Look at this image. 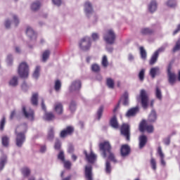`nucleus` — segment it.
Segmentation results:
<instances>
[{
	"label": "nucleus",
	"instance_id": "obj_1",
	"mask_svg": "<svg viewBox=\"0 0 180 180\" xmlns=\"http://www.w3.org/2000/svg\"><path fill=\"white\" fill-rule=\"evenodd\" d=\"M27 130V124H22L16 127L15 133L16 136V146L18 147H22L23 143H25L26 140V136H25V134L26 133Z\"/></svg>",
	"mask_w": 180,
	"mask_h": 180
},
{
	"label": "nucleus",
	"instance_id": "obj_2",
	"mask_svg": "<svg viewBox=\"0 0 180 180\" xmlns=\"http://www.w3.org/2000/svg\"><path fill=\"white\" fill-rule=\"evenodd\" d=\"M100 150L103 151V155L104 158L108 157V160L112 161V162H116V159L115 158V155L110 152L112 148L110 147V143L109 141H105L100 143L99 145Z\"/></svg>",
	"mask_w": 180,
	"mask_h": 180
},
{
	"label": "nucleus",
	"instance_id": "obj_3",
	"mask_svg": "<svg viewBox=\"0 0 180 180\" xmlns=\"http://www.w3.org/2000/svg\"><path fill=\"white\" fill-rule=\"evenodd\" d=\"M136 100L138 102L141 101L142 107L146 109L148 106V96L147 92L144 89H141L140 91V95L136 96Z\"/></svg>",
	"mask_w": 180,
	"mask_h": 180
},
{
	"label": "nucleus",
	"instance_id": "obj_4",
	"mask_svg": "<svg viewBox=\"0 0 180 180\" xmlns=\"http://www.w3.org/2000/svg\"><path fill=\"white\" fill-rule=\"evenodd\" d=\"M18 75L20 78H27L29 77V65H27V63L22 62L20 64Z\"/></svg>",
	"mask_w": 180,
	"mask_h": 180
},
{
	"label": "nucleus",
	"instance_id": "obj_5",
	"mask_svg": "<svg viewBox=\"0 0 180 180\" xmlns=\"http://www.w3.org/2000/svg\"><path fill=\"white\" fill-rule=\"evenodd\" d=\"M103 39L108 44H113L115 40H116V34L112 30H108L104 33Z\"/></svg>",
	"mask_w": 180,
	"mask_h": 180
},
{
	"label": "nucleus",
	"instance_id": "obj_6",
	"mask_svg": "<svg viewBox=\"0 0 180 180\" xmlns=\"http://www.w3.org/2000/svg\"><path fill=\"white\" fill-rule=\"evenodd\" d=\"M168 46L167 44H165L162 46L158 49L152 56L149 64L150 65H154L155 63H157V60H158V56H160V53H162L163 51H165V49Z\"/></svg>",
	"mask_w": 180,
	"mask_h": 180
},
{
	"label": "nucleus",
	"instance_id": "obj_7",
	"mask_svg": "<svg viewBox=\"0 0 180 180\" xmlns=\"http://www.w3.org/2000/svg\"><path fill=\"white\" fill-rule=\"evenodd\" d=\"M91 39L89 37H84L79 42V47L84 51L91 49Z\"/></svg>",
	"mask_w": 180,
	"mask_h": 180
},
{
	"label": "nucleus",
	"instance_id": "obj_8",
	"mask_svg": "<svg viewBox=\"0 0 180 180\" xmlns=\"http://www.w3.org/2000/svg\"><path fill=\"white\" fill-rule=\"evenodd\" d=\"M139 130L143 132L144 130H146L148 133H153L154 131V127L153 125H148L146 122V120H142L139 124Z\"/></svg>",
	"mask_w": 180,
	"mask_h": 180
},
{
	"label": "nucleus",
	"instance_id": "obj_9",
	"mask_svg": "<svg viewBox=\"0 0 180 180\" xmlns=\"http://www.w3.org/2000/svg\"><path fill=\"white\" fill-rule=\"evenodd\" d=\"M167 76L169 84L174 85L176 82V75L171 71V65L167 68Z\"/></svg>",
	"mask_w": 180,
	"mask_h": 180
},
{
	"label": "nucleus",
	"instance_id": "obj_10",
	"mask_svg": "<svg viewBox=\"0 0 180 180\" xmlns=\"http://www.w3.org/2000/svg\"><path fill=\"white\" fill-rule=\"evenodd\" d=\"M121 134L126 137L127 140H130V126L123 124L121 127Z\"/></svg>",
	"mask_w": 180,
	"mask_h": 180
},
{
	"label": "nucleus",
	"instance_id": "obj_11",
	"mask_svg": "<svg viewBox=\"0 0 180 180\" xmlns=\"http://www.w3.org/2000/svg\"><path fill=\"white\" fill-rule=\"evenodd\" d=\"M22 113L29 120H33L34 119V112L30 108H26V107L22 106Z\"/></svg>",
	"mask_w": 180,
	"mask_h": 180
},
{
	"label": "nucleus",
	"instance_id": "obj_12",
	"mask_svg": "<svg viewBox=\"0 0 180 180\" xmlns=\"http://www.w3.org/2000/svg\"><path fill=\"white\" fill-rule=\"evenodd\" d=\"M84 12L88 18H89L91 15H94L92 4L89 1H86L84 4Z\"/></svg>",
	"mask_w": 180,
	"mask_h": 180
},
{
	"label": "nucleus",
	"instance_id": "obj_13",
	"mask_svg": "<svg viewBox=\"0 0 180 180\" xmlns=\"http://www.w3.org/2000/svg\"><path fill=\"white\" fill-rule=\"evenodd\" d=\"M81 89V81L76 80L73 82L70 87V92H74L75 91H79Z\"/></svg>",
	"mask_w": 180,
	"mask_h": 180
},
{
	"label": "nucleus",
	"instance_id": "obj_14",
	"mask_svg": "<svg viewBox=\"0 0 180 180\" xmlns=\"http://www.w3.org/2000/svg\"><path fill=\"white\" fill-rule=\"evenodd\" d=\"M84 154L86 155V158L88 162H89L90 164H94V162H95V161H96V155H95V153H94V152L91 151V153L89 155H88L86 151H84Z\"/></svg>",
	"mask_w": 180,
	"mask_h": 180
},
{
	"label": "nucleus",
	"instance_id": "obj_15",
	"mask_svg": "<svg viewBox=\"0 0 180 180\" xmlns=\"http://www.w3.org/2000/svg\"><path fill=\"white\" fill-rule=\"evenodd\" d=\"M85 177L87 180L92 179V166L87 165L85 167Z\"/></svg>",
	"mask_w": 180,
	"mask_h": 180
},
{
	"label": "nucleus",
	"instance_id": "obj_16",
	"mask_svg": "<svg viewBox=\"0 0 180 180\" xmlns=\"http://www.w3.org/2000/svg\"><path fill=\"white\" fill-rule=\"evenodd\" d=\"M139 106L129 109L126 113L127 117H131L132 116H136L139 113Z\"/></svg>",
	"mask_w": 180,
	"mask_h": 180
},
{
	"label": "nucleus",
	"instance_id": "obj_17",
	"mask_svg": "<svg viewBox=\"0 0 180 180\" xmlns=\"http://www.w3.org/2000/svg\"><path fill=\"white\" fill-rule=\"evenodd\" d=\"M121 155L122 157H126L130 154V147L128 145H123L120 149Z\"/></svg>",
	"mask_w": 180,
	"mask_h": 180
},
{
	"label": "nucleus",
	"instance_id": "obj_18",
	"mask_svg": "<svg viewBox=\"0 0 180 180\" xmlns=\"http://www.w3.org/2000/svg\"><path fill=\"white\" fill-rule=\"evenodd\" d=\"M148 8L149 12H150L151 13L155 12V11H157V1H155V0H152L148 4Z\"/></svg>",
	"mask_w": 180,
	"mask_h": 180
},
{
	"label": "nucleus",
	"instance_id": "obj_19",
	"mask_svg": "<svg viewBox=\"0 0 180 180\" xmlns=\"http://www.w3.org/2000/svg\"><path fill=\"white\" fill-rule=\"evenodd\" d=\"M74 131V127H68L65 130L60 132V137H65L68 136V134H71Z\"/></svg>",
	"mask_w": 180,
	"mask_h": 180
},
{
	"label": "nucleus",
	"instance_id": "obj_20",
	"mask_svg": "<svg viewBox=\"0 0 180 180\" xmlns=\"http://www.w3.org/2000/svg\"><path fill=\"white\" fill-rule=\"evenodd\" d=\"M26 34L30 39H36L37 35L33 29L30 27H27Z\"/></svg>",
	"mask_w": 180,
	"mask_h": 180
},
{
	"label": "nucleus",
	"instance_id": "obj_21",
	"mask_svg": "<svg viewBox=\"0 0 180 180\" xmlns=\"http://www.w3.org/2000/svg\"><path fill=\"white\" fill-rule=\"evenodd\" d=\"M158 154L160 157L161 165L165 166V160H164V158H165V156L164 155V153H162V149L161 146H159L158 148Z\"/></svg>",
	"mask_w": 180,
	"mask_h": 180
},
{
	"label": "nucleus",
	"instance_id": "obj_22",
	"mask_svg": "<svg viewBox=\"0 0 180 180\" xmlns=\"http://www.w3.org/2000/svg\"><path fill=\"white\" fill-rule=\"evenodd\" d=\"M147 143V136L146 135H141L139 136V148H143Z\"/></svg>",
	"mask_w": 180,
	"mask_h": 180
},
{
	"label": "nucleus",
	"instance_id": "obj_23",
	"mask_svg": "<svg viewBox=\"0 0 180 180\" xmlns=\"http://www.w3.org/2000/svg\"><path fill=\"white\" fill-rule=\"evenodd\" d=\"M120 101L122 102L123 105L125 106L129 105V93H127V91H125L122 96Z\"/></svg>",
	"mask_w": 180,
	"mask_h": 180
},
{
	"label": "nucleus",
	"instance_id": "obj_24",
	"mask_svg": "<svg viewBox=\"0 0 180 180\" xmlns=\"http://www.w3.org/2000/svg\"><path fill=\"white\" fill-rule=\"evenodd\" d=\"M160 68L155 67L152 68L150 70V75L152 78H155V75H158L160 74Z\"/></svg>",
	"mask_w": 180,
	"mask_h": 180
},
{
	"label": "nucleus",
	"instance_id": "obj_25",
	"mask_svg": "<svg viewBox=\"0 0 180 180\" xmlns=\"http://www.w3.org/2000/svg\"><path fill=\"white\" fill-rule=\"evenodd\" d=\"M110 124L113 129H119V123L117 122V118L116 116H113L110 121Z\"/></svg>",
	"mask_w": 180,
	"mask_h": 180
},
{
	"label": "nucleus",
	"instance_id": "obj_26",
	"mask_svg": "<svg viewBox=\"0 0 180 180\" xmlns=\"http://www.w3.org/2000/svg\"><path fill=\"white\" fill-rule=\"evenodd\" d=\"M54 110L58 115H61V113H63V104H61V103H55Z\"/></svg>",
	"mask_w": 180,
	"mask_h": 180
},
{
	"label": "nucleus",
	"instance_id": "obj_27",
	"mask_svg": "<svg viewBox=\"0 0 180 180\" xmlns=\"http://www.w3.org/2000/svg\"><path fill=\"white\" fill-rule=\"evenodd\" d=\"M8 162V159L6 158V155H4L1 158H0V171H2L4 169V167H5V164Z\"/></svg>",
	"mask_w": 180,
	"mask_h": 180
},
{
	"label": "nucleus",
	"instance_id": "obj_28",
	"mask_svg": "<svg viewBox=\"0 0 180 180\" xmlns=\"http://www.w3.org/2000/svg\"><path fill=\"white\" fill-rule=\"evenodd\" d=\"M155 120H157V113L155 112V110H152L148 117V122H153Z\"/></svg>",
	"mask_w": 180,
	"mask_h": 180
},
{
	"label": "nucleus",
	"instance_id": "obj_29",
	"mask_svg": "<svg viewBox=\"0 0 180 180\" xmlns=\"http://www.w3.org/2000/svg\"><path fill=\"white\" fill-rule=\"evenodd\" d=\"M18 84V77L16 76L13 77L9 81L10 86H17Z\"/></svg>",
	"mask_w": 180,
	"mask_h": 180
},
{
	"label": "nucleus",
	"instance_id": "obj_30",
	"mask_svg": "<svg viewBox=\"0 0 180 180\" xmlns=\"http://www.w3.org/2000/svg\"><path fill=\"white\" fill-rule=\"evenodd\" d=\"M38 98H39V94L37 93H34L32 94L31 102L34 106H37Z\"/></svg>",
	"mask_w": 180,
	"mask_h": 180
},
{
	"label": "nucleus",
	"instance_id": "obj_31",
	"mask_svg": "<svg viewBox=\"0 0 180 180\" xmlns=\"http://www.w3.org/2000/svg\"><path fill=\"white\" fill-rule=\"evenodd\" d=\"M44 119L45 120H53L54 119V114H53L52 112H45L44 116Z\"/></svg>",
	"mask_w": 180,
	"mask_h": 180
},
{
	"label": "nucleus",
	"instance_id": "obj_32",
	"mask_svg": "<svg viewBox=\"0 0 180 180\" xmlns=\"http://www.w3.org/2000/svg\"><path fill=\"white\" fill-rule=\"evenodd\" d=\"M155 96L158 99H159V101H161V99H162V94L161 93V89L159 86H156Z\"/></svg>",
	"mask_w": 180,
	"mask_h": 180
},
{
	"label": "nucleus",
	"instance_id": "obj_33",
	"mask_svg": "<svg viewBox=\"0 0 180 180\" xmlns=\"http://www.w3.org/2000/svg\"><path fill=\"white\" fill-rule=\"evenodd\" d=\"M47 139L50 141H51V140H53L54 139V128L53 127L50 128V129L49 130Z\"/></svg>",
	"mask_w": 180,
	"mask_h": 180
},
{
	"label": "nucleus",
	"instance_id": "obj_34",
	"mask_svg": "<svg viewBox=\"0 0 180 180\" xmlns=\"http://www.w3.org/2000/svg\"><path fill=\"white\" fill-rule=\"evenodd\" d=\"M31 9L32 11H38V9H40V1H35L32 3L31 5Z\"/></svg>",
	"mask_w": 180,
	"mask_h": 180
},
{
	"label": "nucleus",
	"instance_id": "obj_35",
	"mask_svg": "<svg viewBox=\"0 0 180 180\" xmlns=\"http://www.w3.org/2000/svg\"><path fill=\"white\" fill-rule=\"evenodd\" d=\"M40 75V66H37L35 70L32 75L33 78L37 79Z\"/></svg>",
	"mask_w": 180,
	"mask_h": 180
},
{
	"label": "nucleus",
	"instance_id": "obj_36",
	"mask_svg": "<svg viewBox=\"0 0 180 180\" xmlns=\"http://www.w3.org/2000/svg\"><path fill=\"white\" fill-rule=\"evenodd\" d=\"M49 56H50V51L49 50L45 51L42 54V61H44V63H45V61H47Z\"/></svg>",
	"mask_w": 180,
	"mask_h": 180
},
{
	"label": "nucleus",
	"instance_id": "obj_37",
	"mask_svg": "<svg viewBox=\"0 0 180 180\" xmlns=\"http://www.w3.org/2000/svg\"><path fill=\"white\" fill-rule=\"evenodd\" d=\"M140 53L141 58L146 60V58H147V52H146V50L143 46L140 47Z\"/></svg>",
	"mask_w": 180,
	"mask_h": 180
},
{
	"label": "nucleus",
	"instance_id": "obj_38",
	"mask_svg": "<svg viewBox=\"0 0 180 180\" xmlns=\"http://www.w3.org/2000/svg\"><path fill=\"white\" fill-rule=\"evenodd\" d=\"M111 171H112V167H110V162H109V160H106V162H105L106 174H110Z\"/></svg>",
	"mask_w": 180,
	"mask_h": 180
},
{
	"label": "nucleus",
	"instance_id": "obj_39",
	"mask_svg": "<svg viewBox=\"0 0 180 180\" xmlns=\"http://www.w3.org/2000/svg\"><path fill=\"white\" fill-rule=\"evenodd\" d=\"M2 144L4 147H8V145L9 144V138H8V136L2 137Z\"/></svg>",
	"mask_w": 180,
	"mask_h": 180
},
{
	"label": "nucleus",
	"instance_id": "obj_40",
	"mask_svg": "<svg viewBox=\"0 0 180 180\" xmlns=\"http://www.w3.org/2000/svg\"><path fill=\"white\" fill-rule=\"evenodd\" d=\"M60 89H61V82H60V80H56L55 82V91H56V92H58V91H60Z\"/></svg>",
	"mask_w": 180,
	"mask_h": 180
},
{
	"label": "nucleus",
	"instance_id": "obj_41",
	"mask_svg": "<svg viewBox=\"0 0 180 180\" xmlns=\"http://www.w3.org/2000/svg\"><path fill=\"white\" fill-rule=\"evenodd\" d=\"M167 6H169L170 8H175L176 5V1L175 0H169L167 2Z\"/></svg>",
	"mask_w": 180,
	"mask_h": 180
},
{
	"label": "nucleus",
	"instance_id": "obj_42",
	"mask_svg": "<svg viewBox=\"0 0 180 180\" xmlns=\"http://www.w3.org/2000/svg\"><path fill=\"white\" fill-rule=\"evenodd\" d=\"M69 108L71 112H75V110L77 109V104L75 103V101H71Z\"/></svg>",
	"mask_w": 180,
	"mask_h": 180
},
{
	"label": "nucleus",
	"instance_id": "obj_43",
	"mask_svg": "<svg viewBox=\"0 0 180 180\" xmlns=\"http://www.w3.org/2000/svg\"><path fill=\"white\" fill-rule=\"evenodd\" d=\"M141 33L142 34H150V33H153V30H150L149 28H143Z\"/></svg>",
	"mask_w": 180,
	"mask_h": 180
},
{
	"label": "nucleus",
	"instance_id": "obj_44",
	"mask_svg": "<svg viewBox=\"0 0 180 180\" xmlns=\"http://www.w3.org/2000/svg\"><path fill=\"white\" fill-rule=\"evenodd\" d=\"M22 174L24 175V176H28V175L30 174V169L27 167H24L22 169Z\"/></svg>",
	"mask_w": 180,
	"mask_h": 180
},
{
	"label": "nucleus",
	"instance_id": "obj_45",
	"mask_svg": "<svg viewBox=\"0 0 180 180\" xmlns=\"http://www.w3.org/2000/svg\"><path fill=\"white\" fill-rule=\"evenodd\" d=\"M103 112V107L101 106L99 108L98 112H97V119L98 120H101L102 117V113Z\"/></svg>",
	"mask_w": 180,
	"mask_h": 180
},
{
	"label": "nucleus",
	"instance_id": "obj_46",
	"mask_svg": "<svg viewBox=\"0 0 180 180\" xmlns=\"http://www.w3.org/2000/svg\"><path fill=\"white\" fill-rule=\"evenodd\" d=\"M107 85L109 88H113L115 86V82H113V79L109 78L107 79Z\"/></svg>",
	"mask_w": 180,
	"mask_h": 180
},
{
	"label": "nucleus",
	"instance_id": "obj_47",
	"mask_svg": "<svg viewBox=\"0 0 180 180\" xmlns=\"http://www.w3.org/2000/svg\"><path fill=\"white\" fill-rule=\"evenodd\" d=\"M146 73V70L142 69L139 74V78L140 81H143L144 80V74Z\"/></svg>",
	"mask_w": 180,
	"mask_h": 180
},
{
	"label": "nucleus",
	"instance_id": "obj_48",
	"mask_svg": "<svg viewBox=\"0 0 180 180\" xmlns=\"http://www.w3.org/2000/svg\"><path fill=\"white\" fill-rule=\"evenodd\" d=\"M150 165L155 171L157 169V162H155V159L151 158L150 160Z\"/></svg>",
	"mask_w": 180,
	"mask_h": 180
},
{
	"label": "nucleus",
	"instance_id": "obj_49",
	"mask_svg": "<svg viewBox=\"0 0 180 180\" xmlns=\"http://www.w3.org/2000/svg\"><path fill=\"white\" fill-rule=\"evenodd\" d=\"M180 50V39H179L176 43L175 46L173 48V51L175 53V51H178Z\"/></svg>",
	"mask_w": 180,
	"mask_h": 180
},
{
	"label": "nucleus",
	"instance_id": "obj_50",
	"mask_svg": "<svg viewBox=\"0 0 180 180\" xmlns=\"http://www.w3.org/2000/svg\"><path fill=\"white\" fill-rule=\"evenodd\" d=\"M108 57L106 56H104L102 59V65L103 67H108Z\"/></svg>",
	"mask_w": 180,
	"mask_h": 180
},
{
	"label": "nucleus",
	"instance_id": "obj_51",
	"mask_svg": "<svg viewBox=\"0 0 180 180\" xmlns=\"http://www.w3.org/2000/svg\"><path fill=\"white\" fill-rule=\"evenodd\" d=\"M91 70L94 72H98V71H99V70H101V68H99V65L94 64V65H91Z\"/></svg>",
	"mask_w": 180,
	"mask_h": 180
},
{
	"label": "nucleus",
	"instance_id": "obj_52",
	"mask_svg": "<svg viewBox=\"0 0 180 180\" xmlns=\"http://www.w3.org/2000/svg\"><path fill=\"white\" fill-rule=\"evenodd\" d=\"M58 160H60V161H65V158H64V152L60 151L58 155Z\"/></svg>",
	"mask_w": 180,
	"mask_h": 180
},
{
	"label": "nucleus",
	"instance_id": "obj_53",
	"mask_svg": "<svg viewBox=\"0 0 180 180\" xmlns=\"http://www.w3.org/2000/svg\"><path fill=\"white\" fill-rule=\"evenodd\" d=\"M63 162L65 168H66L67 169H70V168H71V162L65 160L63 161Z\"/></svg>",
	"mask_w": 180,
	"mask_h": 180
},
{
	"label": "nucleus",
	"instance_id": "obj_54",
	"mask_svg": "<svg viewBox=\"0 0 180 180\" xmlns=\"http://www.w3.org/2000/svg\"><path fill=\"white\" fill-rule=\"evenodd\" d=\"M13 23H14L15 26H16L17 25H19V18H18V16L16 15H14L13 16Z\"/></svg>",
	"mask_w": 180,
	"mask_h": 180
},
{
	"label": "nucleus",
	"instance_id": "obj_55",
	"mask_svg": "<svg viewBox=\"0 0 180 180\" xmlns=\"http://www.w3.org/2000/svg\"><path fill=\"white\" fill-rule=\"evenodd\" d=\"M91 38L94 41H96V40H99V34L98 33H93L91 34Z\"/></svg>",
	"mask_w": 180,
	"mask_h": 180
},
{
	"label": "nucleus",
	"instance_id": "obj_56",
	"mask_svg": "<svg viewBox=\"0 0 180 180\" xmlns=\"http://www.w3.org/2000/svg\"><path fill=\"white\" fill-rule=\"evenodd\" d=\"M5 122H6L5 117H3L0 122V130H4V127H5Z\"/></svg>",
	"mask_w": 180,
	"mask_h": 180
},
{
	"label": "nucleus",
	"instance_id": "obj_57",
	"mask_svg": "<svg viewBox=\"0 0 180 180\" xmlns=\"http://www.w3.org/2000/svg\"><path fill=\"white\" fill-rule=\"evenodd\" d=\"M60 147H61V143L60 141L57 140L55 143L54 148L55 150H60Z\"/></svg>",
	"mask_w": 180,
	"mask_h": 180
},
{
	"label": "nucleus",
	"instance_id": "obj_58",
	"mask_svg": "<svg viewBox=\"0 0 180 180\" xmlns=\"http://www.w3.org/2000/svg\"><path fill=\"white\" fill-rule=\"evenodd\" d=\"M6 62H7L8 65H12V55H8L7 56Z\"/></svg>",
	"mask_w": 180,
	"mask_h": 180
},
{
	"label": "nucleus",
	"instance_id": "obj_59",
	"mask_svg": "<svg viewBox=\"0 0 180 180\" xmlns=\"http://www.w3.org/2000/svg\"><path fill=\"white\" fill-rule=\"evenodd\" d=\"M53 4L56 5V6H60L61 5V0H52Z\"/></svg>",
	"mask_w": 180,
	"mask_h": 180
},
{
	"label": "nucleus",
	"instance_id": "obj_60",
	"mask_svg": "<svg viewBox=\"0 0 180 180\" xmlns=\"http://www.w3.org/2000/svg\"><path fill=\"white\" fill-rule=\"evenodd\" d=\"M11 21L9 20H6L5 22V27H6V29H9V27H11Z\"/></svg>",
	"mask_w": 180,
	"mask_h": 180
},
{
	"label": "nucleus",
	"instance_id": "obj_61",
	"mask_svg": "<svg viewBox=\"0 0 180 180\" xmlns=\"http://www.w3.org/2000/svg\"><path fill=\"white\" fill-rule=\"evenodd\" d=\"M68 153H69L70 154H72V153H74V146H72L70 145V146L68 147Z\"/></svg>",
	"mask_w": 180,
	"mask_h": 180
},
{
	"label": "nucleus",
	"instance_id": "obj_62",
	"mask_svg": "<svg viewBox=\"0 0 180 180\" xmlns=\"http://www.w3.org/2000/svg\"><path fill=\"white\" fill-rule=\"evenodd\" d=\"M22 89H23V91H26V89H27V84H26V82L22 83Z\"/></svg>",
	"mask_w": 180,
	"mask_h": 180
},
{
	"label": "nucleus",
	"instance_id": "obj_63",
	"mask_svg": "<svg viewBox=\"0 0 180 180\" xmlns=\"http://www.w3.org/2000/svg\"><path fill=\"white\" fill-rule=\"evenodd\" d=\"M169 143H170L169 138H167L164 139V143L166 144V146H169Z\"/></svg>",
	"mask_w": 180,
	"mask_h": 180
},
{
	"label": "nucleus",
	"instance_id": "obj_64",
	"mask_svg": "<svg viewBox=\"0 0 180 180\" xmlns=\"http://www.w3.org/2000/svg\"><path fill=\"white\" fill-rule=\"evenodd\" d=\"M179 31H180V24L178 25L177 28L176 30H174V32H173V34H176V33H178V32Z\"/></svg>",
	"mask_w": 180,
	"mask_h": 180
}]
</instances>
